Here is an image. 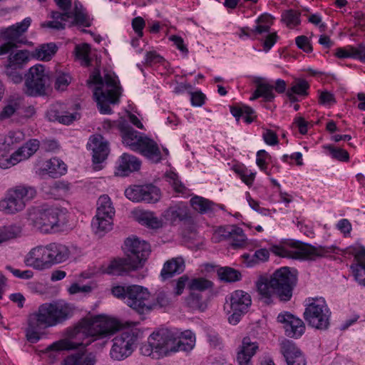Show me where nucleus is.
<instances>
[{"mask_svg":"<svg viewBox=\"0 0 365 365\" xmlns=\"http://www.w3.org/2000/svg\"><path fill=\"white\" fill-rule=\"evenodd\" d=\"M256 88L252 92V101L257 98H262L263 102H272L276 96L274 93V86L270 84L266 79L259 77L252 78Z\"/></svg>","mask_w":365,"mask_h":365,"instance_id":"obj_24","label":"nucleus"},{"mask_svg":"<svg viewBox=\"0 0 365 365\" xmlns=\"http://www.w3.org/2000/svg\"><path fill=\"white\" fill-rule=\"evenodd\" d=\"M111 292L113 296L123 299L128 306L140 314L149 312L154 306V304L150 300V292L142 286L117 285L112 288Z\"/></svg>","mask_w":365,"mask_h":365,"instance_id":"obj_9","label":"nucleus"},{"mask_svg":"<svg viewBox=\"0 0 365 365\" xmlns=\"http://www.w3.org/2000/svg\"><path fill=\"white\" fill-rule=\"evenodd\" d=\"M87 147L92 150L94 165L102 163L109 153L108 143L101 135L91 136Z\"/></svg>","mask_w":365,"mask_h":365,"instance_id":"obj_22","label":"nucleus"},{"mask_svg":"<svg viewBox=\"0 0 365 365\" xmlns=\"http://www.w3.org/2000/svg\"><path fill=\"white\" fill-rule=\"evenodd\" d=\"M195 335L190 330L182 332L178 339L175 337V344H173L171 352L190 351L195 345Z\"/></svg>","mask_w":365,"mask_h":365,"instance_id":"obj_30","label":"nucleus"},{"mask_svg":"<svg viewBox=\"0 0 365 365\" xmlns=\"http://www.w3.org/2000/svg\"><path fill=\"white\" fill-rule=\"evenodd\" d=\"M139 223L152 229H158L163 226V222L153 212L145 211L140 213L138 217Z\"/></svg>","mask_w":365,"mask_h":365,"instance_id":"obj_42","label":"nucleus"},{"mask_svg":"<svg viewBox=\"0 0 365 365\" xmlns=\"http://www.w3.org/2000/svg\"><path fill=\"white\" fill-rule=\"evenodd\" d=\"M51 190L58 195H65L71 190V184L66 181H56L51 186Z\"/></svg>","mask_w":365,"mask_h":365,"instance_id":"obj_55","label":"nucleus"},{"mask_svg":"<svg viewBox=\"0 0 365 365\" xmlns=\"http://www.w3.org/2000/svg\"><path fill=\"white\" fill-rule=\"evenodd\" d=\"M336 246H313L300 241H290L281 245H272L270 251L277 256L294 259H314L336 253Z\"/></svg>","mask_w":365,"mask_h":365,"instance_id":"obj_7","label":"nucleus"},{"mask_svg":"<svg viewBox=\"0 0 365 365\" xmlns=\"http://www.w3.org/2000/svg\"><path fill=\"white\" fill-rule=\"evenodd\" d=\"M119 128L122 133L123 143L133 151L135 152L138 150L145 135L134 130L125 123H120Z\"/></svg>","mask_w":365,"mask_h":365,"instance_id":"obj_25","label":"nucleus"},{"mask_svg":"<svg viewBox=\"0 0 365 365\" xmlns=\"http://www.w3.org/2000/svg\"><path fill=\"white\" fill-rule=\"evenodd\" d=\"M271 15L263 14L255 21L256 26L252 29V38L260 42L262 51L267 53L279 39L277 32L270 31L272 24Z\"/></svg>","mask_w":365,"mask_h":365,"instance_id":"obj_14","label":"nucleus"},{"mask_svg":"<svg viewBox=\"0 0 365 365\" xmlns=\"http://www.w3.org/2000/svg\"><path fill=\"white\" fill-rule=\"evenodd\" d=\"M269 252L265 248L259 249L255 251L252 256V265L259 262H264L269 259Z\"/></svg>","mask_w":365,"mask_h":365,"instance_id":"obj_60","label":"nucleus"},{"mask_svg":"<svg viewBox=\"0 0 365 365\" xmlns=\"http://www.w3.org/2000/svg\"><path fill=\"white\" fill-rule=\"evenodd\" d=\"M57 49L58 48L54 43L42 44L35 50L34 56L38 60L48 61L54 56Z\"/></svg>","mask_w":365,"mask_h":365,"instance_id":"obj_39","label":"nucleus"},{"mask_svg":"<svg viewBox=\"0 0 365 365\" xmlns=\"http://www.w3.org/2000/svg\"><path fill=\"white\" fill-rule=\"evenodd\" d=\"M165 177H166L167 181L170 184H171L173 189L176 192L185 193V187L182 185V183L180 181V180L178 179V175L176 173H175L173 172H170V173H167Z\"/></svg>","mask_w":365,"mask_h":365,"instance_id":"obj_51","label":"nucleus"},{"mask_svg":"<svg viewBox=\"0 0 365 365\" xmlns=\"http://www.w3.org/2000/svg\"><path fill=\"white\" fill-rule=\"evenodd\" d=\"M20 229L16 225H10L0 228V244L3 242L16 237L20 232Z\"/></svg>","mask_w":365,"mask_h":365,"instance_id":"obj_48","label":"nucleus"},{"mask_svg":"<svg viewBox=\"0 0 365 365\" xmlns=\"http://www.w3.org/2000/svg\"><path fill=\"white\" fill-rule=\"evenodd\" d=\"M36 195V189L27 185H19L9 189L0 200V211L6 214H15L22 211Z\"/></svg>","mask_w":365,"mask_h":365,"instance_id":"obj_11","label":"nucleus"},{"mask_svg":"<svg viewBox=\"0 0 365 365\" xmlns=\"http://www.w3.org/2000/svg\"><path fill=\"white\" fill-rule=\"evenodd\" d=\"M125 195L133 202L155 203L160 199L161 193L158 187L149 184L129 187L125 190Z\"/></svg>","mask_w":365,"mask_h":365,"instance_id":"obj_17","label":"nucleus"},{"mask_svg":"<svg viewBox=\"0 0 365 365\" xmlns=\"http://www.w3.org/2000/svg\"><path fill=\"white\" fill-rule=\"evenodd\" d=\"M301 13L297 10L287 9L282 13L281 21L284 23L287 27L294 28L301 23Z\"/></svg>","mask_w":365,"mask_h":365,"instance_id":"obj_43","label":"nucleus"},{"mask_svg":"<svg viewBox=\"0 0 365 365\" xmlns=\"http://www.w3.org/2000/svg\"><path fill=\"white\" fill-rule=\"evenodd\" d=\"M237 360L240 365H248L251 360V338L250 336L243 338L237 352Z\"/></svg>","mask_w":365,"mask_h":365,"instance_id":"obj_40","label":"nucleus"},{"mask_svg":"<svg viewBox=\"0 0 365 365\" xmlns=\"http://www.w3.org/2000/svg\"><path fill=\"white\" fill-rule=\"evenodd\" d=\"M34 227L41 232H56L66 222V210L57 207H46L34 210L29 215Z\"/></svg>","mask_w":365,"mask_h":365,"instance_id":"obj_10","label":"nucleus"},{"mask_svg":"<svg viewBox=\"0 0 365 365\" xmlns=\"http://www.w3.org/2000/svg\"><path fill=\"white\" fill-rule=\"evenodd\" d=\"M74 312L75 307L63 300L42 304L29 315L26 331L28 341L37 342L40 339V330L63 324L73 316Z\"/></svg>","mask_w":365,"mask_h":365,"instance_id":"obj_2","label":"nucleus"},{"mask_svg":"<svg viewBox=\"0 0 365 365\" xmlns=\"http://www.w3.org/2000/svg\"><path fill=\"white\" fill-rule=\"evenodd\" d=\"M356 262L350 267L355 280L361 286H365V260L355 259Z\"/></svg>","mask_w":365,"mask_h":365,"instance_id":"obj_45","label":"nucleus"},{"mask_svg":"<svg viewBox=\"0 0 365 365\" xmlns=\"http://www.w3.org/2000/svg\"><path fill=\"white\" fill-rule=\"evenodd\" d=\"M303 316L309 326L319 330H326L330 324L331 312L322 297L306 300Z\"/></svg>","mask_w":365,"mask_h":365,"instance_id":"obj_12","label":"nucleus"},{"mask_svg":"<svg viewBox=\"0 0 365 365\" xmlns=\"http://www.w3.org/2000/svg\"><path fill=\"white\" fill-rule=\"evenodd\" d=\"M187 287L190 291L203 292L213 287V283L205 278L198 277L192 279Z\"/></svg>","mask_w":365,"mask_h":365,"instance_id":"obj_46","label":"nucleus"},{"mask_svg":"<svg viewBox=\"0 0 365 365\" xmlns=\"http://www.w3.org/2000/svg\"><path fill=\"white\" fill-rule=\"evenodd\" d=\"M49 85V76L43 65L30 68L25 81V93L31 96H42Z\"/></svg>","mask_w":365,"mask_h":365,"instance_id":"obj_16","label":"nucleus"},{"mask_svg":"<svg viewBox=\"0 0 365 365\" xmlns=\"http://www.w3.org/2000/svg\"><path fill=\"white\" fill-rule=\"evenodd\" d=\"M71 81V77L68 73H58L56 82L55 88L59 91L65 90Z\"/></svg>","mask_w":365,"mask_h":365,"instance_id":"obj_50","label":"nucleus"},{"mask_svg":"<svg viewBox=\"0 0 365 365\" xmlns=\"http://www.w3.org/2000/svg\"><path fill=\"white\" fill-rule=\"evenodd\" d=\"M18 68L8 65L5 69V73L11 82L14 83H19L22 81L23 77L21 73L17 70Z\"/></svg>","mask_w":365,"mask_h":365,"instance_id":"obj_54","label":"nucleus"},{"mask_svg":"<svg viewBox=\"0 0 365 365\" xmlns=\"http://www.w3.org/2000/svg\"><path fill=\"white\" fill-rule=\"evenodd\" d=\"M192 208L201 214L208 213L215 210V204L202 197L195 196L190 199Z\"/></svg>","mask_w":365,"mask_h":365,"instance_id":"obj_38","label":"nucleus"},{"mask_svg":"<svg viewBox=\"0 0 365 365\" xmlns=\"http://www.w3.org/2000/svg\"><path fill=\"white\" fill-rule=\"evenodd\" d=\"M297 47L306 53H311L313 51L309 39L306 36H299L295 38Z\"/></svg>","mask_w":365,"mask_h":365,"instance_id":"obj_57","label":"nucleus"},{"mask_svg":"<svg viewBox=\"0 0 365 365\" xmlns=\"http://www.w3.org/2000/svg\"><path fill=\"white\" fill-rule=\"evenodd\" d=\"M165 61L164 58L155 51H147L144 63L151 66L156 63H162Z\"/></svg>","mask_w":365,"mask_h":365,"instance_id":"obj_58","label":"nucleus"},{"mask_svg":"<svg viewBox=\"0 0 365 365\" xmlns=\"http://www.w3.org/2000/svg\"><path fill=\"white\" fill-rule=\"evenodd\" d=\"M217 233L223 239L230 240L233 247H240L245 244L246 237L243 230L241 227L236 225H227L220 227Z\"/></svg>","mask_w":365,"mask_h":365,"instance_id":"obj_26","label":"nucleus"},{"mask_svg":"<svg viewBox=\"0 0 365 365\" xmlns=\"http://www.w3.org/2000/svg\"><path fill=\"white\" fill-rule=\"evenodd\" d=\"M250 304L251 297L242 290H236L227 297L224 309L227 314H231L228 317L230 324H237Z\"/></svg>","mask_w":365,"mask_h":365,"instance_id":"obj_13","label":"nucleus"},{"mask_svg":"<svg viewBox=\"0 0 365 365\" xmlns=\"http://www.w3.org/2000/svg\"><path fill=\"white\" fill-rule=\"evenodd\" d=\"M29 61V53L26 51H18L14 54L10 53L9 56V66L21 68Z\"/></svg>","mask_w":365,"mask_h":365,"instance_id":"obj_47","label":"nucleus"},{"mask_svg":"<svg viewBox=\"0 0 365 365\" xmlns=\"http://www.w3.org/2000/svg\"><path fill=\"white\" fill-rule=\"evenodd\" d=\"M24 264L36 270H44L51 267L48 246L38 245L26 254L24 259Z\"/></svg>","mask_w":365,"mask_h":365,"instance_id":"obj_19","label":"nucleus"},{"mask_svg":"<svg viewBox=\"0 0 365 365\" xmlns=\"http://www.w3.org/2000/svg\"><path fill=\"white\" fill-rule=\"evenodd\" d=\"M329 150L332 158L339 161L346 162L349 159V155L348 152L342 148L334 147L329 145L324 147Z\"/></svg>","mask_w":365,"mask_h":365,"instance_id":"obj_49","label":"nucleus"},{"mask_svg":"<svg viewBox=\"0 0 365 365\" xmlns=\"http://www.w3.org/2000/svg\"><path fill=\"white\" fill-rule=\"evenodd\" d=\"M309 88V85L306 80L299 79L289 89L297 95L306 96Z\"/></svg>","mask_w":365,"mask_h":365,"instance_id":"obj_53","label":"nucleus"},{"mask_svg":"<svg viewBox=\"0 0 365 365\" xmlns=\"http://www.w3.org/2000/svg\"><path fill=\"white\" fill-rule=\"evenodd\" d=\"M112 225L113 217L98 216V215H96L91 223L93 231L98 235H102L110 230Z\"/></svg>","mask_w":365,"mask_h":365,"instance_id":"obj_37","label":"nucleus"},{"mask_svg":"<svg viewBox=\"0 0 365 365\" xmlns=\"http://www.w3.org/2000/svg\"><path fill=\"white\" fill-rule=\"evenodd\" d=\"M126 257L110 262L106 272L113 275H123L125 273L141 267L150 252V247L145 241L138 238L129 237L124 243Z\"/></svg>","mask_w":365,"mask_h":365,"instance_id":"obj_5","label":"nucleus"},{"mask_svg":"<svg viewBox=\"0 0 365 365\" xmlns=\"http://www.w3.org/2000/svg\"><path fill=\"white\" fill-rule=\"evenodd\" d=\"M277 322L284 324L285 334L289 337L297 339L304 333L303 321L287 312L279 314Z\"/></svg>","mask_w":365,"mask_h":365,"instance_id":"obj_21","label":"nucleus"},{"mask_svg":"<svg viewBox=\"0 0 365 365\" xmlns=\"http://www.w3.org/2000/svg\"><path fill=\"white\" fill-rule=\"evenodd\" d=\"M96 356L93 353H77L68 356L63 365H96Z\"/></svg>","mask_w":365,"mask_h":365,"instance_id":"obj_34","label":"nucleus"},{"mask_svg":"<svg viewBox=\"0 0 365 365\" xmlns=\"http://www.w3.org/2000/svg\"><path fill=\"white\" fill-rule=\"evenodd\" d=\"M88 53L89 46L87 44H83L82 46L78 45L76 46V56L83 61L85 66H88L90 63Z\"/></svg>","mask_w":365,"mask_h":365,"instance_id":"obj_56","label":"nucleus"},{"mask_svg":"<svg viewBox=\"0 0 365 365\" xmlns=\"http://www.w3.org/2000/svg\"><path fill=\"white\" fill-rule=\"evenodd\" d=\"M89 88L93 90V97L102 114L111 113L110 104L119 102L122 88L115 73L108 71L102 76L98 69H95L87 81Z\"/></svg>","mask_w":365,"mask_h":365,"instance_id":"obj_4","label":"nucleus"},{"mask_svg":"<svg viewBox=\"0 0 365 365\" xmlns=\"http://www.w3.org/2000/svg\"><path fill=\"white\" fill-rule=\"evenodd\" d=\"M217 276L221 281L232 283L240 281L242 278L241 273L232 267H222L217 271Z\"/></svg>","mask_w":365,"mask_h":365,"instance_id":"obj_41","label":"nucleus"},{"mask_svg":"<svg viewBox=\"0 0 365 365\" xmlns=\"http://www.w3.org/2000/svg\"><path fill=\"white\" fill-rule=\"evenodd\" d=\"M351 53V58H357L362 62H365V46L359 44L357 47L349 46Z\"/></svg>","mask_w":365,"mask_h":365,"instance_id":"obj_64","label":"nucleus"},{"mask_svg":"<svg viewBox=\"0 0 365 365\" xmlns=\"http://www.w3.org/2000/svg\"><path fill=\"white\" fill-rule=\"evenodd\" d=\"M169 39L173 42L176 48L184 55L187 56L188 49L187 46L184 43V40L181 36L173 35L169 37Z\"/></svg>","mask_w":365,"mask_h":365,"instance_id":"obj_63","label":"nucleus"},{"mask_svg":"<svg viewBox=\"0 0 365 365\" xmlns=\"http://www.w3.org/2000/svg\"><path fill=\"white\" fill-rule=\"evenodd\" d=\"M135 152L155 163L160 162L162 159L161 152L157 143L146 135L140 144L139 149Z\"/></svg>","mask_w":365,"mask_h":365,"instance_id":"obj_27","label":"nucleus"},{"mask_svg":"<svg viewBox=\"0 0 365 365\" xmlns=\"http://www.w3.org/2000/svg\"><path fill=\"white\" fill-rule=\"evenodd\" d=\"M230 112L237 122L242 119L247 124L251 123V108L249 106L244 105L231 106Z\"/></svg>","mask_w":365,"mask_h":365,"instance_id":"obj_44","label":"nucleus"},{"mask_svg":"<svg viewBox=\"0 0 365 365\" xmlns=\"http://www.w3.org/2000/svg\"><path fill=\"white\" fill-rule=\"evenodd\" d=\"M189 217L187 207L182 204L171 206L163 213V217L170 223H174L177 220H185Z\"/></svg>","mask_w":365,"mask_h":365,"instance_id":"obj_32","label":"nucleus"},{"mask_svg":"<svg viewBox=\"0 0 365 365\" xmlns=\"http://www.w3.org/2000/svg\"><path fill=\"white\" fill-rule=\"evenodd\" d=\"M6 269L13 274V275L19 279H29L33 277L34 272L31 270L21 271L15 269L10 265H7Z\"/></svg>","mask_w":365,"mask_h":365,"instance_id":"obj_61","label":"nucleus"},{"mask_svg":"<svg viewBox=\"0 0 365 365\" xmlns=\"http://www.w3.org/2000/svg\"><path fill=\"white\" fill-rule=\"evenodd\" d=\"M262 137L264 141L269 145H275L278 144L277 134L272 130H263Z\"/></svg>","mask_w":365,"mask_h":365,"instance_id":"obj_62","label":"nucleus"},{"mask_svg":"<svg viewBox=\"0 0 365 365\" xmlns=\"http://www.w3.org/2000/svg\"><path fill=\"white\" fill-rule=\"evenodd\" d=\"M57 6L64 12L52 11L51 17L52 21H45L41 24V27H46L54 30H63L65 29L66 23L71 25H80L85 27L91 26L89 16L85 12L81 4L78 1L74 2V11H71V0H54Z\"/></svg>","mask_w":365,"mask_h":365,"instance_id":"obj_6","label":"nucleus"},{"mask_svg":"<svg viewBox=\"0 0 365 365\" xmlns=\"http://www.w3.org/2000/svg\"><path fill=\"white\" fill-rule=\"evenodd\" d=\"M185 269V262L182 257L173 258L167 261L161 270L160 276L163 279H168L175 274L182 273Z\"/></svg>","mask_w":365,"mask_h":365,"instance_id":"obj_31","label":"nucleus"},{"mask_svg":"<svg viewBox=\"0 0 365 365\" xmlns=\"http://www.w3.org/2000/svg\"><path fill=\"white\" fill-rule=\"evenodd\" d=\"M297 283V271L288 267L275 270L268 278L261 276L256 282L257 292L264 299V302H271L272 292L283 302H289Z\"/></svg>","mask_w":365,"mask_h":365,"instance_id":"obj_3","label":"nucleus"},{"mask_svg":"<svg viewBox=\"0 0 365 365\" xmlns=\"http://www.w3.org/2000/svg\"><path fill=\"white\" fill-rule=\"evenodd\" d=\"M271 161V156L264 150H260L257 153L256 164L262 171H266L267 163Z\"/></svg>","mask_w":365,"mask_h":365,"instance_id":"obj_52","label":"nucleus"},{"mask_svg":"<svg viewBox=\"0 0 365 365\" xmlns=\"http://www.w3.org/2000/svg\"><path fill=\"white\" fill-rule=\"evenodd\" d=\"M22 106V98L19 96H10L0 110V120L3 121L11 118Z\"/></svg>","mask_w":365,"mask_h":365,"instance_id":"obj_33","label":"nucleus"},{"mask_svg":"<svg viewBox=\"0 0 365 365\" xmlns=\"http://www.w3.org/2000/svg\"><path fill=\"white\" fill-rule=\"evenodd\" d=\"M43 170L52 178H57L66 173V164L58 158H51L46 161Z\"/></svg>","mask_w":365,"mask_h":365,"instance_id":"obj_35","label":"nucleus"},{"mask_svg":"<svg viewBox=\"0 0 365 365\" xmlns=\"http://www.w3.org/2000/svg\"><path fill=\"white\" fill-rule=\"evenodd\" d=\"M120 334L112 339L109 355L114 361H123L132 355L137 347L138 341L143 337V331L137 323H127Z\"/></svg>","mask_w":365,"mask_h":365,"instance_id":"obj_8","label":"nucleus"},{"mask_svg":"<svg viewBox=\"0 0 365 365\" xmlns=\"http://www.w3.org/2000/svg\"><path fill=\"white\" fill-rule=\"evenodd\" d=\"M39 148V141L32 139L19 148L9 158H0V168H9L21 161L28 159L35 153Z\"/></svg>","mask_w":365,"mask_h":365,"instance_id":"obj_20","label":"nucleus"},{"mask_svg":"<svg viewBox=\"0 0 365 365\" xmlns=\"http://www.w3.org/2000/svg\"><path fill=\"white\" fill-rule=\"evenodd\" d=\"M252 210L255 211V214L252 215V217L256 220L260 221L261 222H262V221L260 220V216L267 217L270 215V211L269 209L260 207L259 203L253 200Z\"/></svg>","mask_w":365,"mask_h":365,"instance_id":"obj_59","label":"nucleus"},{"mask_svg":"<svg viewBox=\"0 0 365 365\" xmlns=\"http://www.w3.org/2000/svg\"><path fill=\"white\" fill-rule=\"evenodd\" d=\"M140 165L141 162L137 157L123 153L118 160L116 174L120 176H127L130 173L138 170Z\"/></svg>","mask_w":365,"mask_h":365,"instance_id":"obj_28","label":"nucleus"},{"mask_svg":"<svg viewBox=\"0 0 365 365\" xmlns=\"http://www.w3.org/2000/svg\"><path fill=\"white\" fill-rule=\"evenodd\" d=\"M120 328V323L118 320L106 315H97L68 329L67 337L54 342L50 349L61 351L87 346L92 341L113 334Z\"/></svg>","mask_w":365,"mask_h":365,"instance_id":"obj_1","label":"nucleus"},{"mask_svg":"<svg viewBox=\"0 0 365 365\" xmlns=\"http://www.w3.org/2000/svg\"><path fill=\"white\" fill-rule=\"evenodd\" d=\"M31 23V18L26 17L20 23L0 29V38L6 41L0 46V56L9 53L17 48V43L21 42L20 37L27 31Z\"/></svg>","mask_w":365,"mask_h":365,"instance_id":"obj_15","label":"nucleus"},{"mask_svg":"<svg viewBox=\"0 0 365 365\" xmlns=\"http://www.w3.org/2000/svg\"><path fill=\"white\" fill-rule=\"evenodd\" d=\"M280 352L287 365H306V360L300 349L291 340L284 339L280 343Z\"/></svg>","mask_w":365,"mask_h":365,"instance_id":"obj_23","label":"nucleus"},{"mask_svg":"<svg viewBox=\"0 0 365 365\" xmlns=\"http://www.w3.org/2000/svg\"><path fill=\"white\" fill-rule=\"evenodd\" d=\"M47 246L51 267L64 262L68 259L70 251L65 245L59 242H51L47 244Z\"/></svg>","mask_w":365,"mask_h":365,"instance_id":"obj_29","label":"nucleus"},{"mask_svg":"<svg viewBox=\"0 0 365 365\" xmlns=\"http://www.w3.org/2000/svg\"><path fill=\"white\" fill-rule=\"evenodd\" d=\"M148 343L155 348V352L158 356H167L169 353H172V346L175 344V334L168 329H161L150 335Z\"/></svg>","mask_w":365,"mask_h":365,"instance_id":"obj_18","label":"nucleus"},{"mask_svg":"<svg viewBox=\"0 0 365 365\" xmlns=\"http://www.w3.org/2000/svg\"><path fill=\"white\" fill-rule=\"evenodd\" d=\"M97 205L96 215L106 217H113L114 216L115 208L113 206L110 198L108 195H101L98 200Z\"/></svg>","mask_w":365,"mask_h":365,"instance_id":"obj_36","label":"nucleus"}]
</instances>
